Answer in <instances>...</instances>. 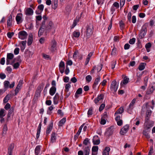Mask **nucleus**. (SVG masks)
<instances>
[{"label": "nucleus", "mask_w": 155, "mask_h": 155, "mask_svg": "<svg viewBox=\"0 0 155 155\" xmlns=\"http://www.w3.org/2000/svg\"><path fill=\"white\" fill-rule=\"evenodd\" d=\"M148 25L145 24L142 27L140 34V38L141 39L143 38L146 34L147 31Z\"/></svg>", "instance_id": "f257e3e1"}, {"label": "nucleus", "mask_w": 155, "mask_h": 155, "mask_svg": "<svg viewBox=\"0 0 155 155\" xmlns=\"http://www.w3.org/2000/svg\"><path fill=\"white\" fill-rule=\"evenodd\" d=\"M118 84L117 83L116 81H113L111 83L110 89L111 91L113 92H115L117 90Z\"/></svg>", "instance_id": "f03ea898"}, {"label": "nucleus", "mask_w": 155, "mask_h": 155, "mask_svg": "<svg viewBox=\"0 0 155 155\" xmlns=\"http://www.w3.org/2000/svg\"><path fill=\"white\" fill-rule=\"evenodd\" d=\"M93 27L92 25L90 24L87 26L86 35L88 38H89L92 35L93 32Z\"/></svg>", "instance_id": "7ed1b4c3"}, {"label": "nucleus", "mask_w": 155, "mask_h": 155, "mask_svg": "<svg viewBox=\"0 0 155 155\" xmlns=\"http://www.w3.org/2000/svg\"><path fill=\"white\" fill-rule=\"evenodd\" d=\"M18 38L21 39H26L28 36L27 33L24 31H20L18 33Z\"/></svg>", "instance_id": "20e7f679"}, {"label": "nucleus", "mask_w": 155, "mask_h": 155, "mask_svg": "<svg viewBox=\"0 0 155 155\" xmlns=\"http://www.w3.org/2000/svg\"><path fill=\"white\" fill-rule=\"evenodd\" d=\"M14 57V54L11 53H8L7 54L6 64L7 65L9 64H11L12 62L11 60L13 59Z\"/></svg>", "instance_id": "39448f33"}, {"label": "nucleus", "mask_w": 155, "mask_h": 155, "mask_svg": "<svg viewBox=\"0 0 155 155\" xmlns=\"http://www.w3.org/2000/svg\"><path fill=\"white\" fill-rule=\"evenodd\" d=\"M50 50L51 51H54L56 49V42L54 40L51 41L50 44Z\"/></svg>", "instance_id": "423d86ee"}, {"label": "nucleus", "mask_w": 155, "mask_h": 155, "mask_svg": "<svg viewBox=\"0 0 155 155\" xmlns=\"http://www.w3.org/2000/svg\"><path fill=\"white\" fill-rule=\"evenodd\" d=\"M22 17L23 15L22 13H19L17 14L15 18L17 24H18L22 22Z\"/></svg>", "instance_id": "0eeeda50"}, {"label": "nucleus", "mask_w": 155, "mask_h": 155, "mask_svg": "<svg viewBox=\"0 0 155 155\" xmlns=\"http://www.w3.org/2000/svg\"><path fill=\"white\" fill-rule=\"evenodd\" d=\"M143 74V72L138 71L136 73L137 80L136 83H137L141 80V78Z\"/></svg>", "instance_id": "6e6552de"}, {"label": "nucleus", "mask_w": 155, "mask_h": 155, "mask_svg": "<svg viewBox=\"0 0 155 155\" xmlns=\"http://www.w3.org/2000/svg\"><path fill=\"white\" fill-rule=\"evenodd\" d=\"M129 126L128 125H126L124 126L121 129L120 131V134L122 135H124L127 133L128 131Z\"/></svg>", "instance_id": "1a4fd4ad"}, {"label": "nucleus", "mask_w": 155, "mask_h": 155, "mask_svg": "<svg viewBox=\"0 0 155 155\" xmlns=\"http://www.w3.org/2000/svg\"><path fill=\"white\" fill-rule=\"evenodd\" d=\"M155 89V87L151 84L147 90L146 91V94H152Z\"/></svg>", "instance_id": "9d476101"}, {"label": "nucleus", "mask_w": 155, "mask_h": 155, "mask_svg": "<svg viewBox=\"0 0 155 155\" xmlns=\"http://www.w3.org/2000/svg\"><path fill=\"white\" fill-rule=\"evenodd\" d=\"M150 128L149 127H146L144 128L143 131V135L145 136L146 138L147 139H149L150 138V136L148 133Z\"/></svg>", "instance_id": "9b49d317"}, {"label": "nucleus", "mask_w": 155, "mask_h": 155, "mask_svg": "<svg viewBox=\"0 0 155 155\" xmlns=\"http://www.w3.org/2000/svg\"><path fill=\"white\" fill-rule=\"evenodd\" d=\"M104 98V95L102 94H101L98 95L97 98L94 100L95 103L97 104H98V102H101V100H102Z\"/></svg>", "instance_id": "f8f14e48"}, {"label": "nucleus", "mask_w": 155, "mask_h": 155, "mask_svg": "<svg viewBox=\"0 0 155 155\" xmlns=\"http://www.w3.org/2000/svg\"><path fill=\"white\" fill-rule=\"evenodd\" d=\"M33 12V10L30 8H27L25 10V14L27 15H32Z\"/></svg>", "instance_id": "ddd939ff"}, {"label": "nucleus", "mask_w": 155, "mask_h": 155, "mask_svg": "<svg viewBox=\"0 0 155 155\" xmlns=\"http://www.w3.org/2000/svg\"><path fill=\"white\" fill-rule=\"evenodd\" d=\"M53 122L50 123L48 126L46 130V133L47 135L49 134L51 132L53 128Z\"/></svg>", "instance_id": "4468645a"}, {"label": "nucleus", "mask_w": 155, "mask_h": 155, "mask_svg": "<svg viewBox=\"0 0 155 155\" xmlns=\"http://www.w3.org/2000/svg\"><path fill=\"white\" fill-rule=\"evenodd\" d=\"M57 135V134L54 132H52L51 134V142L52 143H53L56 142Z\"/></svg>", "instance_id": "2eb2a0df"}, {"label": "nucleus", "mask_w": 155, "mask_h": 155, "mask_svg": "<svg viewBox=\"0 0 155 155\" xmlns=\"http://www.w3.org/2000/svg\"><path fill=\"white\" fill-rule=\"evenodd\" d=\"M93 142L94 145H98L100 143V140L98 136H94L93 139Z\"/></svg>", "instance_id": "dca6fc26"}, {"label": "nucleus", "mask_w": 155, "mask_h": 155, "mask_svg": "<svg viewBox=\"0 0 155 155\" xmlns=\"http://www.w3.org/2000/svg\"><path fill=\"white\" fill-rule=\"evenodd\" d=\"M98 150V147L97 146H93L92 149V155H97Z\"/></svg>", "instance_id": "f3484780"}, {"label": "nucleus", "mask_w": 155, "mask_h": 155, "mask_svg": "<svg viewBox=\"0 0 155 155\" xmlns=\"http://www.w3.org/2000/svg\"><path fill=\"white\" fill-rule=\"evenodd\" d=\"M59 98V94L58 93H56L53 98V102L54 104H58Z\"/></svg>", "instance_id": "a211bd4d"}, {"label": "nucleus", "mask_w": 155, "mask_h": 155, "mask_svg": "<svg viewBox=\"0 0 155 155\" xmlns=\"http://www.w3.org/2000/svg\"><path fill=\"white\" fill-rule=\"evenodd\" d=\"M101 79L100 77L98 76L95 79L93 85V87L94 89L96 88L97 85L98 84L99 82L100 81Z\"/></svg>", "instance_id": "6ab92c4d"}, {"label": "nucleus", "mask_w": 155, "mask_h": 155, "mask_svg": "<svg viewBox=\"0 0 155 155\" xmlns=\"http://www.w3.org/2000/svg\"><path fill=\"white\" fill-rule=\"evenodd\" d=\"M114 131L113 128L112 127H110L108 128L106 132V134L110 136L112 134Z\"/></svg>", "instance_id": "aec40b11"}, {"label": "nucleus", "mask_w": 155, "mask_h": 155, "mask_svg": "<svg viewBox=\"0 0 155 155\" xmlns=\"http://www.w3.org/2000/svg\"><path fill=\"white\" fill-rule=\"evenodd\" d=\"M14 62L15 61L14 60L13 61H12L11 63V64H10L13 66L14 69H17L19 67L20 64L19 62H18L14 63Z\"/></svg>", "instance_id": "412c9836"}, {"label": "nucleus", "mask_w": 155, "mask_h": 155, "mask_svg": "<svg viewBox=\"0 0 155 155\" xmlns=\"http://www.w3.org/2000/svg\"><path fill=\"white\" fill-rule=\"evenodd\" d=\"M56 87L55 86H52L50 89L49 94L51 96L53 95L56 92Z\"/></svg>", "instance_id": "4be33fe9"}, {"label": "nucleus", "mask_w": 155, "mask_h": 155, "mask_svg": "<svg viewBox=\"0 0 155 155\" xmlns=\"http://www.w3.org/2000/svg\"><path fill=\"white\" fill-rule=\"evenodd\" d=\"M14 107H12L8 110L7 116V118L8 119L11 116L12 114H13L14 111Z\"/></svg>", "instance_id": "5701e85b"}, {"label": "nucleus", "mask_w": 155, "mask_h": 155, "mask_svg": "<svg viewBox=\"0 0 155 155\" xmlns=\"http://www.w3.org/2000/svg\"><path fill=\"white\" fill-rule=\"evenodd\" d=\"M12 16L10 15L8 17V19L7 21V25L8 27H10L12 25Z\"/></svg>", "instance_id": "b1692460"}, {"label": "nucleus", "mask_w": 155, "mask_h": 155, "mask_svg": "<svg viewBox=\"0 0 155 155\" xmlns=\"http://www.w3.org/2000/svg\"><path fill=\"white\" fill-rule=\"evenodd\" d=\"M14 146L15 144L14 143H12L10 144L8 146V152L12 153Z\"/></svg>", "instance_id": "393cba45"}, {"label": "nucleus", "mask_w": 155, "mask_h": 155, "mask_svg": "<svg viewBox=\"0 0 155 155\" xmlns=\"http://www.w3.org/2000/svg\"><path fill=\"white\" fill-rule=\"evenodd\" d=\"M110 148L109 147H106L103 151V155H109Z\"/></svg>", "instance_id": "a878e982"}, {"label": "nucleus", "mask_w": 155, "mask_h": 155, "mask_svg": "<svg viewBox=\"0 0 155 155\" xmlns=\"http://www.w3.org/2000/svg\"><path fill=\"white\" fill-rule=\"evenodd\" d=\"M40 146L38 145L36 147L35 150V155H39L40 153Z\"/></svg>", "instance_id": "bb28decb"}, {"label": "nucleus", "mask_w": 155, "mask_h": 155, "mask_svg": "<svg viewBox=\"0 0 155 155\" xmlns=\"http://www.w3.org/2000/svg\"><path fill=\"white\" fill-rule=\"evenodd\" d=\"M129 78H128L127 76L125 77L124 78L123 80L121 82L120 85H122L123 84H127L129 82Z\"/></svg>", "instance_id": "cd10ccee"}, {"label": "nucleus", "mask_w": 155, "mask_h": 155, "mask_svg": "<svg viewBox=\"0 0 155 155\" xmlns=\"http://www.w3.org/2000/svg\"><path fill=\"white\" fill-rule=\"evenodd\" d=\"M146 65L145 63H141L138 67V69L140 71H142L144 70Z\"/></svg>", "instance_id": "c85d7f7f"}, {"label": "nucleus", "mask_w": 155, "mask_h": 155, "mask_svg": "<svg viewBox=\"0 0 155 155\" xmlns=\"http://www.w3.org/2000/svg\"><path fill=\"white\" fill-rule=\"evenodd\" d=\"M90 147L88 146L85 147L84 149V155H89L90 150Z\"/></svg>", "instance_id": "c756f323"}, {"label": "nucleus", "mask_w": 155, "mask_h": 155, "mask_svg": "<svg viewBox=\"0 0 155 155\" xmlns=\"http://www.w3.org/2000/svg\"><path fill=\"white\" fill-rule=\"evenodd\" d=\"M33 41V38L32 35H30L28 40V45H30L32 44Z\"/></svg>", "instance_id": "7c9ffc66"}, {"label": "nucleus", "mask_w": 155, "mask_h": 155, "mask_svg": "<svg viewBox=\"0 0 155 155\" xmlns=\"http://www.w3.org/2000/svg\"><path fill=\"white\" fill-rule=\"evenodd\" d=\"M6 115V111L3 109H1L0 110V118L4 117Z\"/></svg>", "instance_id": "2f4dec72"}, {"label": "nucleus", "mask_w": 155, "mask_h": 155, "mask_svg": "<svg viewBox=\"0 0 155 155\" xmlns=\"http://www.w3.org/2000/svg\"><path fill=\"white\" fill-rule=\"evenodd\" d=\"M82 93V89L81 88H79L76 91L75 94V96L77 98L78 97V94H81Z\"/></svg>", "instance_id": "473e14b6"}, {"label": "nucleus", "mask_w": 155, "mask_h": 155, "mask_svg": "<svg viewBox=\"0 0 155 155\" xmlns=\"http://www.w3.org/2000/svg\"><path fill=\"white\" fill-rule=\"evenodd\" d=\"M11 95L8 94L6 95L3 99V102L6 103L8 102L10 97Z\"/></svg>", "instance_id": "72a5a7b5"}, {"label": "nucleus", "mask_w": 155, "mask_h": 155, "mask_svg": "<svg viewBox=\"0 0 155 155\" xmlns=\"http://www.w3.org/2000/svg\"><path fill=\"white\" fill-rule=\"evenodd\" d=\"M45 84L42 83L40 84L38 87L37 89L38 91L39 92H41L43 89V87L44 86Z\"/></svg>", "instance_id": "f704fd0d"}, {"label": "nucleus", "mask_w": 155, "mask_h": 155, "mask_svg": "<svg viewBox=\"0 0 155 155\" xmlns=\"http://www.w3.org/2000/svg\"><path fill=\"white\" fill-rule=\"evenodd\" d=\"M151 44L149 42L146 44L145 45V48L147 50V52H149L150 51V48H151Z\"/></svg>", "instance_id": "c9c22d12"}, {"label": "nucleus", "mask_w": 155, "mask_h": 155, "mask_svg": "<svg viewBox=\"0 0 155 155\" xmlns=\"http://www.w3.org/2000/svg\"><path fill=\"white\" fill-rule=\"evenodd\" d=\"M53 25V23L52 21L49 22L48 24L46 27V29L47 30L51 29V28Z\"/></svg>", "instance_id": "e433bc0d"}, {"label": "nucleus", "mask_w": 155, "mask_h": 155, "mask_svg": "<svg viewBox=\"0 0 155 155\" xmlns=\"http://www.w3.org/2000/svg\"><path fill=\"white\" fill-rule=\"evenodd\" d=\"M58 6V0H54L53 5H52V8L55 10Z\"/></svg>", "instance_id": "4c0bfd02"}, {"label": "nucleus", "mask_w": 155, "mask_h": 155, "mask_svg": "<svg viewBox=\"0 0 155 155\" xmlns=\"http://www.w3.org/2000/svg\"><path fill=\"white\" fill-rule=\"evenodd\" d=\"M134 105L131 104H130L129 107L127 109V112L129 113H131V110L133 109Z\"/></svg>", "instance_id": "58836bf2"}, {"label": "nucleus", "mask_w": 155, "mask_h": 155, "mask_svg": "<svg viewBox=\"0 0 155 155\" xmlns=\"http://www.w3.org/2000/svg\"><path fill=\"white\" fill-rule=\"evenodd\" d=\"M124 111V109L122 107H120L119 108L118 110L116 111L115 113V115H116L117 114H121Z\"/></svg>", "instance_id": "ea45409f"}, {"label": "nucleus", "mask_w": 155, "mask_h": 155, "mask_svg": "<svg viewBox=\"0 0 155 155\" xmlns=\"http://www.w3.org/2000/svg\"><path fill=\"white\" fill-rule=\"evenodd\" d=\"M71 86L69 84H66L65 86V89L64 91L65 92H68L69 91V89L71 87Z\"/></svg>", "instance_id": "a19ab883"}, {"label": "nucleus", "mask_w": 155, "mask_h": 155, "mask_svg": "<svg viewBox=\"0 0 155 155\" xmlns=\"http://www.w3.org/2000/svg\"><path fill=\"white\" fill-rule=\"evenodd\" d=\"M66 120V118H63L59 122V126L60 127L62 126L63 124L65 123Z\"/></svg>", "instance_id": "79ce46f5"}, {"label": "nucleus", "mask_w": 155, "mask_h": 155, "mask_svg": "<svg viewBox=\"0 0 155 155\" xmlns=\"http://www.w3.org/2000/svg\"><path fill=\"white\" fill-rule=\"evenodd\" d=\"M73 35L75 37L78 38L80 35V33L78 31H74L73 33Z\"/></svg>", "instance_id": "37998d69"}, {"label": "nucleus", "mask_w": 155, "mask_h": 155, "mask_svg": "<svg viewBox=\"0 0 155 155\" xmlns=\"http://www.w3.org/2000/svg\"><path fill=\"white\" fill-rule=\"evenodd\" d=\"M93 109L92 107L90 108L87 112V115L88 117H89L93 113Z\"/></svg>", "instance_id": "c03bdc74"}, {"label": "nucleus", "mask_w": 155, "mask_h": 155, "mask_svg": "<svg viewBox=\"0 0 155 155\" xmlns=\"http://www.w3.org/2000/svg\"><path fill=\"white\" fill-rule=\"evenodd\" d=\"M117 52V48H115L114 47L111 52V54L112 55L114 56L116 54Z\"/></svg>", "instance_id": "a18cd8bd"}, {"label": "nucleus", "mask_w": 155, "mask_h": 155, "mask_svg": "<svg viewBox=\"0 0 155 155\" xmlns=\"http://www.w3.org/2000/svg\"><path fill=\"white\" fill-rule=\"evenodd\" d=\"M89 143V140L88 138L85 139L83 141L84 144L85 145H87Z\"/></svg>", "instance_id": "49530a36"}, {"label": "nucleus", "mask_w": 155, "mask_h": 155, "mask_svg": "<svg viewBox=\"0 0 155 155\" xmlns=\"http://www.w3.org/2000/svg\"><path fill=\"white\" fill-rule=\"evenodd\" d=\"M46 27L45 28V21H44L42 22V25L40 28L45 31V29H46Z\"/></svg>", "instance_id": "de8ad7c7"}, {"label": "nucleus", "mask_w": 155, "mask_h": 155, "mask_svg": "<svg viewBox=\"0 0 155 155\" xmlns=\"http://www.w3.org/2000/svg\"><path fill=\"white\" fill-rule=\"evenodd\" d=\"M112 5L115 7L116 9L118 8L119 7V3L117 2H114L113 4Z\"/></svg>", "instance_id": "09e8293b"}, {"label": "nucleus", "mask_w": 155, "mask_h": 155, "mask_svg": "<svg viewBox=\"0 0 155 155\" xmlns=\"http://www.w3.org/2000/svg\"><path fill=\"white\" fill-rule=\"evenodd\" d=\"M135 38H133L132 39H130L129 41V43L130 44L133 45L135 43Z\"/></svg>", "instance_id": "8fccbe9b"}, {"label": "nucleus", "mask_w": 155, "mask_h": 155, "mask_svg": "<svg viewBox=\"0 0 155 155\" xmlns=\"http://www.w3.org/2000/svg\"><path fill=\"white\" fill-rule=\"evenodd\" d=\"M92 79L90 75H87L86 77V80L87 81L90 82Z\"/></svg>", "instance_id": "3c124183"}, {"label": "nucleus", "mask_w": 155, "mask_h": 155, "mask_svg": "<svg viewBox=\"0 0 155 155\" xmlns=\"http://www.w3.org/2000/svg\"><path fill=\"white\" fill-rule=\"evenodd\" d=\"M14 33L13 32H8L7 34V35L8 38H11L14 35Z\"/></svg>", "instance_id": "603ef678"}, {"label": "nucleus", "mask_w": 155, "mask_h": 155, "mask_svg": "<svg viewBox=\"0 0 155 155\" xmlns=\"http://www.w3.org/2000/svg\"><path fill=\"white\" fill-rule=\"evenodd\" d=\"M4 85L5 88H8L9 86V82L8 81H5L4 82Z\"/></svg>", "instance_id": "864d4df0"}, {"label": "nucleus", "mask_w": 155, "mask_h": 155, "mask_svg": "<svg viewBox=\"0 0 155 155\" xmlns=\"http://www.w3.org/2000/svg\"><path fill=\"white\" fill-rule=\"evenodd\" d=\"M131 13L130 12L128 13L127 16V19L130 22H131Z\"/></svg>", "instance_id": "5fc2aeb1"}, {"label": "nucleus", "mask_w": 155, "mask_h": 155, "mask_svg": "<svg viewBox=\"0 0 155 155\" xmlns=\"http://www.w3.org/2000/svg\"><path fill=\"white\" fill-rule=\"evenodd\" d=\"M78 20H74L73 23V24L72 26V28H74L76 25L77 23L78 22Z\"/></svg>", "instance_id": "6e6d98bb"}, {"label": "nucleus", "mask_w": 155, "mask_h": 155, "mask_svg": "<svg viewBox=\"0 0 155 155\" xmlns=\"http://www.w3.org/2000/svg\"><path fill=\"white\" fill-rule=\"evenodd\" d=\"M11 108V105L9 103H7L6 105L5 106L4 108L5 109L7 110L8 109H10Z\"/></svg>", "instance_id": "4d7b16f0"}, {"label": "nucleus", "mask_w": 155, "mask_h": 155, "mask_svg": "<svg viewBox=\"0 0 155 155\" xmlns=\"http://www.w3.org/2000/svg\"><path fill=\"white\" fill-rule=\"evenodd\" d=\"M152 111L150 110H147L146 113V116L148 117H150Z\"/></svg>", "instance_id": "13d9d810"}, {"label": "nucleus", "mask_w": 155, "mask_h": 155, "mask_svg": "<svg viewBox=\"0 0 155 155\" xmlns=\"http://www.w3.org/2000/svg\"><path fill=\"white\" fill-rule=\"evenodd\" d=\"M120 26L121 29H123L124 28V24L122 21L120 22Z\"/></svg>", "instance_id": "bf43d9fd"}, {"label": "nucleus", "mask_w": 155, "mask_h": 155, "mask_svg": "<svg viewBox=\"0 0 155 155\" xmlns=\"http://www.w3.org/2000/svg\"><path fill=\"white\" fill-rule=\"evenodd\" d=\"M19 49L18 48H15L14 51V53L15 55H17L19 54Z\"/></svg>", "instance_id": "052dcab7"}, {"label": "nucleus", "mask_w": 155, "mask_h": 155, "mask_svg": "<svg viewBox=\"0 0 155 155\" xmlns=\"http://www.w3.org/2000/svg\"><path fill=\"white\" fill-rule=\"evenodd\" d=\"M21 88L17 86L15 90V95H16L19 92V90L21 89Z\"/></svg>", "instance_id": "680f3d73"}, {"label": "nucleus", "mask_w": 155, "mask_h": 155, "mask_svg": "<svg viewBox=\"0 0 155 155\" xmlns=\"http://www.w3.org/2000/svg\"><path fill=\"white\" fill-rule=\"evenodd\" d=\"M44 8V6L42 4H41L38 5V8L41 11H42L43 10Z\"/></svg>", "instance_id": "e2e57ef3"}, {"label": "nucleus", "mask_w": 155, "mask_h": 155, "mask_svg": "<svg viewBox=\"0 0 155 155\" xmlns=\"http://www.w3.org/2000/svg\"><path fill=\"white\" fill-rule=\"evenodd\" d=\"M125 2V0H120V5L121 8H122L124 5Z\"/></svg>", "instance_id": "0e129e2a"}, {"label": "nucleus", "mask_w": 155, "mask_h": 155, "mask_svg": "<svg viewBox=\"0 0 155 155\" xmlns=\"http://www.w3.org/2000/svg\"><path fill=\"white\" fill-rule=\"evenodd\" d=\"M44 30H42V29L41 28H40L38 32V35L39 36H41V35L42 33H43V32L44 31Z\"/></svg>", "instance_id": "69168bd1"}, {"label": "nucleus", "mask_w": 155, "mask_h": 155, "mask_svg": "<svg viewBox=\"0 0 155 155\" xmlns=\"http://www.w3.org/2000/svg\"><path fill=\"white\" fill-rule=\"evenodd\" d=\"M105 106V105L104 104H102L101 105V106L99 108V111H102V110H103Z\"/></svg>", "instance_id": "338daca9"}, {"label": "nucleus", "mask_w": 155, "mask_h": 155, "mask_svg": "<svg viewBox=\"0 0 155 155\" xmlns=\"http://www.w3.org/2000/svg\"><path fill=\"white\" fill-rule=\"evenodd\" d=\"M59 67H65L64 62L63 61H61L59 64Z\"/></svg>", "instance_id": "774afa93"}]
</instances>
